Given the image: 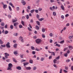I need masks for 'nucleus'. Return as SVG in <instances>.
<instances>
[{
    "instance_id": "f257e3e1",
    "label": "nucleus",
    "mask_w": 73,
    "mask_h": 73,
    "mask_svg": "<svg viewBox=\"0 0 73 73\" xmlns=\"http://www.w3.org/2000/svg\"><path fill=\"white\" fill-rule=\"evenodd\" d=\"M13 67V65L11 63H9V64L8 65V68H7V70H11L12 69L11 68Z\"/></svg>"
},
{
    "instance_id": "f03ea898",
    "label": "nucleus",
    "mask_w": 73,
    "mask_h": 73,
    "mask_svg": "<svg viewBox=\"0 0 73 73\" xmlns=\"http://www.w3.org/2000/svg\"><path fill=\"white\" fill-rule=\"evenodd\" d=\"M36 43L37 44H39L41 42V40L40 39H37L35 41Z\"/></svg>"
},
{
    "instance_id": "7ed1b4c3",
    "label": "nucleus",
    "mask_w": 73,
    "mask_h": 73,
    "mask_svg": "<svg viewBox=\"0 0 73 73\" xmlns=\"http://www.w3.org/2000/svg\"><path fill=\"white\" fill-rule=\"evenodd\" d=\"M5 57L6 58H8V56H9V54H7V53H5Z\"/></svg>"
},
{
    "instance_id": "20e7f679",
    "label": "nucleus",
    "mask_w": 73,
    "mask_h": 73,
    "mask_svg": "<svg viewBox=\"0 0 73 73\" xmlns=\"http://www.w3.org/2000/svg\"><path fill=\"white\" fill-rule=\"evenodd\" d=\"M6 46L8 48H11V46L10 45V43L8 42L6 44Z\"/></svg>"
},
{
    "instance_id": "39448f33",
    "label": "nucleus",
    "mask_w": 73,
    "mask_h": 73,
    "mask_svg": "<svg viewBox=\"0 0 73 73\" xmlns=\"http://www.w3.org/2000/svg\"><path fill=\"white\" fill-rule=\"evenodd\" d=\"M21 3L23 4V5H26L25 2L24 0H22Z\"/></svg>"
},
{
    "instance_id": "423d86ee",
    "label": "nucleus",
    "mask_w": 73,
    "mask_h": 73,
    "mask_svg": "<svg viewBox=\"0 0 73 73\" xmlns=\"http://www.w3.org/2000/svg\"><path fill=\"white\" fill-rule=\"evenodd\" d=\"M31 69V68L30 67H26V69L27 70H30Z\"/></svg>"
},
{
    "instance_id": "0eeeda50",
    "label": "nucleus",
    "mask_w": 73,
    "mask_h": 73,
    "mask_svg": "<svg viewBox=\"0 0 73 73\" xmlns=\"http://www.w3.org/2000/svg\"><path fill=\"white\" fill-rule=\"evenodd\" d=\"M55 6H53L52 7H52H50V9L51 10V11H53V9H55Z\"/></svg>"
},
{
    "instance_id": "6e6552de",
    "label": "nucleus",
    "mask_w": 73,
    "mask_h": 73,
    "mask_svg": "<svg viewBox=\"0 0 73 73\" xmlns=\"http://www.w3.org/2000/svg\"><path fill=\"white\" fill-rule=\"evenodd\" d=\"M45 29L44 28H42V33H44L45 32Z\"/></svg>"
},
{
    "instance_id": "1a4fd4ad",
    "label": "nucleus",
    "mask_w": 73,
    "mask_h": 73,
    "mask_svg": "<svg viewBox=\"0 0 73 73\" xmlns=\"http://www.w3.org/2000/svg\"><path fill=\"white\" fill-rule=\"evenodd\" d=\"M7 7V5H3V9H5Z\"/></svg>"
},
{
    "instance_id": "9d476101",
    "label": "nucleus",
    "mask_w": 73,
    "mask_h": 73,
    "mask_svg": "<svg viewBox=\"0 0 73 73\" xmlns=\"http://www.w3.org/2000/svg\"><path fill=\"white\" fill-rule=\"evenodd\" d=\"M23 65L24 66H25L26 65H27L29 64L27 62H24L23 63Z\"/></svg>"
},
{
    "instance_id": "9b49d317",
    "label": "nucleus",
    "mask_w": 73,
    "mask_h": 73,
    "mask_svg": "<svg viewBox=\"0 0 73 73\" xmlns=\"http://www.w3.org/2000/svg\"><path fill=\"white\" fill-rule=\"evenodd\" d=\"M70 50H72V49H73V47L71 46H70L69 47H68Z\"/></svg>"
},
{
    "instance_id": "f8f14e48",
    "label": "nucleus",
    "mask_w": 73,
    "mask_h": 73,
    "mask_svg": "<svg viewBox=\"0 0 73 73\" xmlns=\"http://www.w3.org/2000/svg\"><path fill=\"white\" fill-rule=\"evenodd\" d=\"M9 5H10L11 6H12V7H13V8H14L15 7L14 6H13V4H12V3L10 2L9 3Z\"/></svg>"
},
{
    "instance_id": "ddd939ff",
    "label": "nucleus",
    "mask_w": 73,
    "mask_h": 73,
    "mask_svg": "<svg viewBox=\"0 0 73 73\" xmlns=\"http://www.w3.org/2000/svg\"><path fill=\"white\" fill-rule=\"evenodd\" d=\"M53 62L54 64H56L57 63V60L55 59H54L53 60Z\"/></svg>"
},
{
    "instance_id": "4468645a",
    "label": "nucleus",
    "mask_w": 73,
    "mask_h": 73,
    "mask_svg": "<svg viewBox=\"0 0 73 73\" xmlns=\"http://www.w3.org/2000/svg\"><path fill=\"white\" fill-rule=\"evenodd\" d=\"M16 68H17V69H18V70H21V67H19V66H18L17 67H16Z\"/></svg>"
},
{
    "instance_id": "2eb2a0df",
    "label": "nucleus",
    "mask_w": 73,
    "mask_h": 73,
    "mask_svg": "<svg viewBox=\"0 0 73 73\" xmlns=\"http://www.w3.org/2000/svg\"><path fill=\"white\" fill-rule=\"evenodd\" d=\"M18 25V23H17V22L14 23V27H16Z\"/></svg>"
},
{
    "instance_id": "dca6fc26",
    "label": "nucleus",
    "mask_w": 73,
    "mask_h": 73,
    "mask_svg": "<svg viewBox=\"0 0 73 73\" xmlns=\"http://www.w3.org/2000/svg\"><path fill=\"white\" fill-rule=\"evenodd\" d=\"M21 24L23 26H25V23L24 21H21Z\"/></svg>"
},
{
    "instance_id": "f3484780",
    "label": "nucleus",
    "mask_w": 73,
    "mask_h": 73,
    "mask_svg": "<svg viewBox=\"0 0 73 73\" xmlns=\"http://www.w3.org/2000/svg\"><path fill=\"white\" fill-rule=\"evenodd\" d=\"M17 20L16 19L15 20L14 19H13L12 20V22H13V23H14V22H15L17 21Z\"/></svg>"
},
{
    "instance_id": "a211bd4d",
    "label": "nucleus",
    "mask_w": 73,
    "mask_h": 73,
    "mask_svg": "<svg viewBox=\"0 0 73 73\" xmlns=\"http://www.w3.org/2000/svg\"><path fill=\"white\" fill-rule=\"evenodd\" d=\"M48 52L50 53L53 54V56H55V54L54 53V52H50L49 51H48Z\"/></svg>"
},
{
    "instance_id": "6ab92c4d",
    "label": "nucleus",
    "mask_w": 73,
    "mask_h": 73,
    "mask_svg": "<svg viewBox=\"0 0 73 73\" xmlns=\"http://www.w3.org/2000/svg\"><path fill=\"white\" fill-rule=\"evenodd\" d=\"M35 28H36V29L37 30H38L39 29V27L38 26H36L35 27Z\"/></svg>"
},
{
    "instance_id": "aec40b11",
    "label": "nucleus",
    "mask_w": 73,
    "mask_h": 73,
    "mask_svg": "<svg viewBox=\"0 0 73 73\" xmlns=\"http://www.w3.org/2000/svg\"><path fill=\"white\" fill-rule=\"evenodd\" d=\"M36 23L37 24V25H40V22L38 21H36Z\"/></svg>"
},
{
    "instance_id": "412c9836",
    "label": "nucleus",
    "mask_w": 73,
    "mask_h": 73,
    "mask_svg": "<svg viewBox=\"0 0 73 73\" xmlns=\"http://www.w3.org/2000/svg\"><path fill=\"white\" fill-rule=\"evenodd\" d=\"M61 8L62 10H64V7L63 5H62L61 6Z\"/></svg>"
},
{
    "instance_id": "4be33fe9",
    "label": "nucleus",
    "mask_w": 73,
    "mask_h": 73,
    "mask_svg": "<svg viewBox=\"0 0 73 73\" xmlns=\"http://www.w3.org/2000/svg\"><path fill=\"white\" fill-rule=\"evenodd\" d=\"M9 32H8V31H5L4 33H5V34L6 35V34H8Z\"/></svg>"
},
{
    "instance_id": "5701e85b",
    "label": "nucleus",
    "mask_w": 73,
    "mask_h": 73,
    "mask_svg": "<svg viewBox=\"0 0 73 73\" xmlns=\"http://www.w3.org/2000/svg\"><path fill=\"white\" fill-rule=\"evenodd\" d=\"M17 44H15L14 45H13V47L15 48H17Z\"/></svg>"
},
{
    "instance_id": "b1692460",
    "label": "nucleus",
    "mask_w": 73,
    "mask_h": 73,
    "mask_svg": "<svg viewBox=\"0 0 73 73\" xmlns=\"http://www.w3.org/2000/svg\"><path fill=\"white\" fill-rule=\"evenodd\" d=\"M37 69V67L35 66H34L33 68V70H35Z\"/></svg>"
},
{
    "instance_id": "393cba45",
    "label": "nucleus",
    "mask_w": 73,
    "mask_h": 73,
    "mask_svg": "<svg viewBox=\"0 0 73 73\" xmlns=\"http://www.w3.org/2000/svg\"><path fill=\"white\" fill-rule=\"evenodd\" d=\"M26 18H27V19H29V15H26Z\"/></svg>"
},
{
    "instance_id": "a878e982",
    "label": "nucleus",
    "mask_w": 73,
    "mask_h": 73,
    "mask_svg": "<svg viewBox=\"0 0 73 73\" xmlns=\"http://www.w3.org/2000/svg\"><path fill=\"white\" fill-rule=\"evenodd\" d=\"M53 15L54 16H55L56 15V13L55 12H53Z\"/></svg>"
},
{
    "instance_id": "bb28decb",
    "label": "nucleus",
    "mask_w": 73,
    "mask_h": 73,
    "mask_svg": "<svg viewBox=\"0 0 73 73\" xmlns=\"http://www.w3.org/2000/svg\"><path fill=\"white\" fill-rule=\"evenodd\" d=\"M9 11H12V8H11V6H10L9 7Z\"/></svg>"
},
{
    "instance_id": "cd10ccee",
    "label": "nucleus",
    "mask_w": 73,
    "mask_h": 73,
    "mask_svg": "<svg viewBox=\"0 0 73 73\" xmlns=\"http://www.w3.org/2000/svg\"><path fill=\"white\" fill-rule=\"evenodd\" d=\"M44 20V18H40V19H39V21H43Z\"/></svg>"
},
{
    "instance_id": "c85d7f7f",
    "label": "nucleus",
    "mask_w": 73,
    "mask_h": 73,
    "mask_svg": "<svg viewBox=\"0 0 73 73\" xmlns=\"http://www.w3.org/2000/svg\"><path fill=\"white\" fill-rule=\"evenodd\" d=\"M1 25L2 26H5V24H4V23L3 22H1Z\"/></svg>"
},
{
    "instance_id": "c756f323",
    "label": "nucleus",
    "mask_w": 73,
    "mask_h": 73,
    "mask_svg": "<svg viewBox=\"0 0 73 73\" xmlns=\"http://www.w3.org/2000/svg\"><path fill=\"white\" fill-rule=\"evenodd\" d=\"M3 42L2 41V40H0V44H3Z\"/></svg>"
},
{
    "instance_id": "7c9ffc66",
    "label": "nucleus",
    "mask_w": 73,
    "mask_h": 73,
    "mask_svg": "<svg viewBox=\"0 0 73 73\" xmlns=\"http://www.w3.org/2000/svg\"><path fill=\"white\" fill-rule=\"evenodd\" d=\"M61 18L62 19V20H64V16L63 15H61Z\"/></svg>"
},
{
    "instance_id": "2f4dec72",
    "label": "nucleus",
    "mask_w": 73,
    "mask_h": 73,
    "mask_svg": "<svg viewBox=\"0 0 73 73\" xmlns=\"http://www.w3.org/2000/svg\"><path fill=\"white\" fill-rule=\"evenodd\" d=\"M1 46L3 48H5V44H3V45H1Z\"/></svg>"
},
{
    "instance_id": "473e14b6",
    "label": "nucleus",
    "mask_w": 73,
    "mask_h": 73,
    "mask_svg": "<svg viewBox=\"0 0 73 73\" xmlns=\"http://www.w3.org/2000/svg\"><path fill=\"white\" fill-rule=\"evenodd\" d=\"M13 53H14V54H18V52H17V51L14 52Z\"/></svg>"
},
{
    "instance_id": "72a5a7b5",
    "label": "nucleus",
    "mask_w": 73,
    "mask_h": 73,
    "mask_svg": "<svg viewBox=\"0 0 73 73\" xmlns=\"http://www.w3.org/2000/svg\"><path fill=\"white\" fill-rule=\"evenodd\" d=\"M19 27L20 28H23V26L21 25H19Z\"/></svg>"
},
{
    "instance_id": "f704fd0d",
    "label": "nucleus",
    "mask_w": 73,
    "mask_h": 73,
    "mask_svg": "<svg viewBox=\"0 0 73 73\" xmlns=\"http://www.w3.org/2000/svg\"><path fill=\"white\" fill-rule=\"evenodd\" d=\"M56 46H58V47H60V44H56Z\"/></svg>"
},
{
    "instance_id": "c9c22d12",
    "label": "nucleus",
    "mask_w": 73,
    "mask_h": 73,
    "mask_svg": "<svg viewBox=\"0 0 73 73\" xmlns=\"http://www.w3.org/2000/svg\"><path fill=\"white\" fill-rule=\"evenodd\" d=\"M31 49H32V50H34L35 49V48L34 47H33V46H31Z\"/></svg>"
},
{
    "instance_id": "e433bc0d",
    "label": "nucleus",
    "mask_w": 73,
    "mask_h": 73,
    "mask_svg": "<svg viewBox=\"0 0 73 73\" xmlns=\"http://www.w3.org/2000/svg\"><path fill=\"white\" fill-rule=\"evenodd\" d=\"M34 11H35L34 9H33L32 10H31V11H30V13H33Z\"/></svg>"
},
{
    "instance_id": "4c0bfd02",
    "label": "nucleus",
    "mask_w": 73,
    "mask_h": 73,
    "mask_svg": "<svg viewBox=\"0 0 73 73\" xmlns=\"http://www.w3.org/2000/svg\"><path fill=\"white\" fill-rule=\"evenodd\" d=\"M29 62L30 63L32 64L33 63V61L31 60H29Z\"/></svg>"
},
{
    "instance_id": "58836bf2",
    "label": "nucleus",
    "mask_w": 73,
    "mask_h": 73,
    "mask_svg": "<svg viewBox=\"0 0 73 73\" xmlns=\"http://www.w3.org/2000/svg\"><path fill=\"white\" fill-rule=\"evenodd\" d=\"M26 62V60H24V59H22L21 60V62Z\"/></svg>"
},
{
    "instance_id": "ea45409f",
    "label": "nucleus",
    "mask_w": 73,
    "mask_h": 73,
    "mask_svg": "<svg viewBox=\"0 0 73 73\" xmlns=\"http://www.w3.org/2000/svg\"><path fill=\"white\" fill-rule=\"evenodd\" d=\"M27 29H28L29 30V31H32V29H30V28H29V27H28V28H27Z\"/></svg>"
},
{
    "instance_id": "a19ab883",
    "label": "nucleus",
    "mask_w": 73,
    "mask_h": 73,
    "mask_svg": "<svg viewBox=\"0 0 73 73\" xmlns=\"http://www.w3.org/2000/svg\"><path fill=\"white\" fill-rule=\"evenodd\" d=\"M10 28L11 29H13V25H11V26H10Z\"/></svg>"
},
{
    "instance_id": "79ce46f5",
    "label": "nucleus",
    "mask_w": 73,
    "mask_h": 73,
    "mask_svg": "<svg viewBox=\"0 0 73 73\" xmlns=\"http://www.w3.org/2000/svg\"><path fill=\"white\" fill-rule=\"evenodd\" d=\"M44 60V59L43 58H41L40 59V60L41 61H43Z\"/></svg>"
},
{
    "instance_id": "37998d69",
    "label": "nucleus",
    "mask_w": 73,
    "mask_h": 73,
    "mask_svg": "<svg viewBox=\"0 0 73 73\" xmlns=\"http://www.w3.org/2000/svg\"><path fill=\"white\" fill-rule=\"evenodd\" d=\"M66 4L67 5H69L70 4V2H69V1H67L66 2Z\"/></svg>"
},
{
    "instance_id": "c03bdc74",
    "label": "nucleus",
    "mask_w": 73,
    "mask_h": 73,
    "mask_svg": "<svg viewBox=\"0 0 73 73\" xmlns=\"http://www.w3.org/2000/svg\"><path fill=\"white\" fill-rule=\"evenodd\" d=\"M49 36H50V37H52L53 36V34L52 33H50L49 34Z\"/></svg>"
},
{
    "instance_id": "a18cd8bd",
    "label": "nucleus",
    "mask_w": 73,
    "mask_h": 73,
    "mask_svg": "<svg viewBox=\"0 0 73 73\" xmlns=\"http://www.w3.org/2000/svg\"><path fill=\"white\" fill-rule=\"evenodd\" d=\"M19 40H23V38H22V37L21 36H20L19 38Z\"/></svg>"
},
{
    "instance_id": "49530a36",
    "label": "nucleus",
    "mask_w": 73,
    "mask_h": 73,
    "mask_svg": "<svg viewBox=\"0 0 73 73\" xmlns=\"http://www.w3.org/2000/svg\"><path fill=\"white\" fill-rule=\"evenodd\" d=\"M50 2L53 3L54 2V0H50Z\"/></svg>"
},
{
    "instance_id": "de8ad7c7",
    "label": "nucleus",
    "mask_w": 73,
    "mask_h": 73,
    "mask_svg": "<svg viewBox=\"0 0 73 73\" xmlns=\"http://www.w3.org/2000/svg\"><path fill=\"white\" fill-rule=\"evenodd\" d=\"M13 61L15 62V63H16V62H17V61H16V60L15 59H13Z\"/></svg>"
},
{
    "instance_id": "09e8293b",
    "label": "nucleus",
    "mask_w": 73,
    "mask_h": 73,
    "mask_svg": "<svg viewBox=\"0 0 73 73\" xmlns=\"http://www.w3.org/2000/svg\"><path fill=\"white\" fill-rule=\"evenodd\" d=\"M42 37L43 38H45V36L44 35V34H42Z\"/></svg>"
},
{
    "instance_id": "8fccbe9b",
    "label": "nucleus",
    "mask_w": 73,
    "mask_h": 73,
    "mask_svg": "<svg viewBox=\"0 0 73 73\" xmlns=\"http://www.w3.org/2000/svg\"><path fill=\"white\" fill-rule=\"evenodd\" d=\"M35 50L37 51H40V50L38 48H36V49H35Z\"/></svg>"
},
{
    "instance_id": "3c124183",
    "label": "nucleus",
    "mask_w": 73,
    "mask_h": 73,
    "mask_svg": "<svg viewBox=\"0 0 73 73\" xmlns=\"http://www.w3.org/2000/svg\"><path fill=\"white\" fill-rule=\"evenodd\" d=\"M67 55L68 54L67 53H65V54H64V56H65V57H67Z\"/></svg>"
},
{
    "instance_id": "603ef678",
    "label": "nucleus",
    "mask_w": 73,
    "mask_h": 73,
    "mask_svg": "<svg viewBox=\"0 0 73 73\" xmlns=\"http://www.w3.org/2000/svg\"><path fill=\"white\" fill-rule=\"evenodd\" d=\"M59 59H60V56H58V57L56 58V59L57 60H59Z\"/></svg>"
},
{
    "instance_id": "864d4df0",
    "label": "nucleus",
    "mask_w": 73,
    "mask_h": 73,
    "mask_svg": "<svg viewBox=\"0 0 73 73\" xmlns=\"http://www.w3.org/2000/svg\"><path fill=\"white\" fill-rule=\"evenodd\" d=\"M35 12H36V13H38V11L37 9L35 10Z\"/></svg>"
},
{
    "instance_id": "5fc2aeb1",
    "label": "nucleus",
    "mask_w": 73,
    "mask_h": 73,
    "mask_svg": "<svg viewBox=\"0 0 73 73\" xmlns=\"http://www.w3.org/2000/svg\"><path fill=\"white\" fill-rule=\"evenodd\" d=\"M36 18L38 19L39 18V15H36Z\"/></svg>"
},
{
    "instance_id": "6e6d98bb",
    "label": "nucleus",
    "mask_w": 73,
    "mask_h": 73,
    "mask_svg": "<svg viewBox=\"0 0 73 73\" xmlns=\"http://www.w3.org/2000/svg\"><path fill=\"white\" fill-rule=\"evenodd\" d=\"M64 42V40H62V41H61L60 42V43L61 44H62V43H63Z\"/></svg>"
},
{
    "instance_id": "4d7b16f0",
    "label": "nucleus",
    "mask_w": 73,
    "mask_h": 73,
    "mask_svg": "<svg viewBox=\"0 0 73 73\" xmlns=\"http://www.w3.org/2000/svg\"><path fill=\"white\" fill-rule=\"evenodd\" d=\"M19 7H16V10H17V11H19Z\"/></svg>"
},
{
    "instance_id": "13d9d810",
    "label": "nucleus",
    "mask_w": 73,
    "mask_h": 73,
    "mask_svg": "<svg viewBox=\"0 0 73 73\" xmlns=\"http://www.w3.org/2000/svg\"><path fill=\"white\" fill-rule=\"evenodd\" d=\"M20 57L22 58H23V55L20 54Z\"/></svg>"
},
{
    "instance_id": "bf43d9fd",
    "label": "nucleus",
    "mask_w": 73,
    "mask_h": 73,
    "mask_svg": "<svg viewBox=\"0 0 73 73\" xmlns=\"http://www.w3.org/2000/svg\"><path fill=\"white\" fill-rule=\"evenodd\" d=\"M63 71L65 73H67L68 72L66 70H63Z\"/></svg>"
},
{
    "instance_id": "052dcab7",
    "label": "nucleus",
    "mask_w": 73,
    "mask_h": 73,
    "mask_svg": "<svg viewBox=\"0 0 73 73\" xmlns=\"http://www.w3.org/2000/svg\"><path fill=\"white\" fill-rule=\"evenodd\" d=\"M69 16V15L68 14H67L66 15H65V17H68Z\"/></svg>"
},
{
    "instance_id": "680f3d73",
    "label": "nucleus",
    "mask_w": 73,
    "mask_h": 73,
    "mask_svg": "<svg viewBox=\"0 0 73 73\" xmlns=\"http://www.w3.org/2000/svg\"><path fill=\"white\" fill-rule=\"evenodd\" d=\"M0 28L1 29L4 30V27H2L1 26H0Z\"/></svg>"
},
{
    "instance_id": "e2e57ef3",
    "label": "nucleus",
    "mask_w": 73,
    "mask_h": 73,
    "mask_svg": "<svg viewBox=\"0 0 73 73\" xmlns=\"http://www.w3.org/2000/svg\"><path fill=\"white\" fill-rule=\"evenodd\" d=\"M62 69H60V73H62Z\"/></svg>"
},
{
    "instance_id": "0e129e2a",
    "label": "nucleus",
    "mask_w": 73,
    "mask_h": 73,
    "mask_svg": "<svg viewBox=\"0 0 73 73\" xmlns=\"http://www.w3.org/2000/svg\"><path fill=\"white\" fill-rule=\"evenodd\" d=\"M32 53H33V54L34 55L35 54V52L33 51L32 52Z\"/></svg>"
},
{
    "instance_id": "69168bd1",
    "label": "nucleus",
    "mask_w": 73,
    "mask_h": 73,
    "mask_svg": "<svg viewBox=\"0 0 73 73\" xmlns=\"http://www.w3.org/2000/svg\"><path fill=\"white\" fill-rule=\"evenodd\" d=\"M17 34H18V33H16L14 34V35L15 36H17L18 35Z\"/></svg>"
},
{
    "instance_id": "338daca9",
    "label": "nucleus",
    "mask_w": 73,
    "mask_h": 73,
    "mask_svg": "<svg viewBox=\"0 0 73 73\" xmlns=\"http://www.w3.org/2000/svg\"><path fill=\"white\" fill-rule=\"evenodd\" d=\"M28 9L30 10V6H28L27 7Z\"/></svg>"
},
{
    "instance_id": "774afa93",
    "label": "nucleus",
    "mask_w": 73,
    "mask_h": 73,
    "mask_svg": "<svg viewBox=\"0 0 73 73\" xmlns=\"http://www.w3.org/2000/svg\"><path fill=\"white\" fill-rule=\"evenodd\" d=\"M71 70H73V66H72L71 67Z\"/></svg>"
}]
</instances>
